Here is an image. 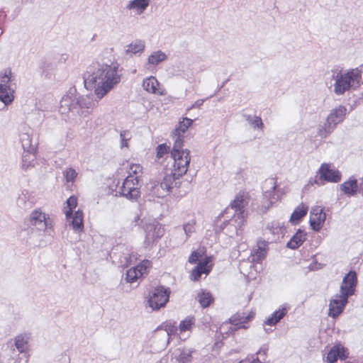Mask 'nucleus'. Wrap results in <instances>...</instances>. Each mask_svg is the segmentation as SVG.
<instances>
[{"label":"nucleus","mask_w":363,"mask_h":363,"mask_svg":"<svg viewBox=\"0 0 363 363\" xmlns=\"http://www.w3.org/2000/svg\"><path fill=\"white\" fill-rule=\"evenodd\" d=\"M348 297L340 294L334 296L329 303V313L330 317H337L344 310L347 303Z\"/></svg>","instance_id":"nucleus-14"},{"label":"nucleus","mask_w":363,"mask_h":363,"mask_svg":"<svg viewBox=\"0 0 363 363\" xmlns=\"http://www.w3.org/2000/svg\"><path fill=\"white\" fill-rule=\"evenodd\" d=\"M145 49V43L140 39H136L125 46V52L127 55H140Z\"/></svg>","instance_id":"nucleus-28"},{"label":"nucleus","mask_w":363,"mask_h":363,"mask_svg":"<svg viewBox=\"0 0 363 363\" xmlns=\"http://www.w3.org/2000/svg\"><path fill=\"white\" fill-rule=\"evenodd\" d=\"M64 176L65 177V179L67 182H74L77 176V172L76 170L72 167L67 168L64 171Z\"/></svg>","instance_id":"nucleus-44"},{"label":"nucleus","mask_w":363,"mask_h":363,"mask_svg":"<svg viewBox=\"0 0 363 363\" xmlns=\"http://www.w3.org/2000/svg\"><path fill=\"white\" fill-rule=\"evenodd\" d=\"M357 274L354 271H350L347 274L342 281L340 293L349 297L354 294L357 285Z\"/></svg>","instance_id":"nucleus-16"},{"label":"nucleus","mask_w":363,"mask_h":363,"mask_svg":"<svg viewBox=\"0 0 363 363\" xmlns=\"http://www.w3.org/2000/svg\"><path fill=\"white\" fill-rule=\"evenodd\" d=\"M253 315H249L246 317H242L240 318V323H245L247 322L248 320H250L252 317Z\"/></svg>","instance_id":"nucleus-51"},{"label":"nucleus","mask_w":363,"mask_h":363,"mask_svg":"<svg viewBox=\"0 0 363 363\" xmlns=\"http://www.w3.org/2000/svg\"><path fill=\"white\" fill-rule=\"evenodd\" d=\"M30 340V333H20L14 337V345L20 353H26L29 350V342Z\"/></svg>","instance_id":"nucleus-22"},{"label":"nucleus","mask_w":363,"mask_h":363,"mask_svg":"<svg viewBox=\"0 0 363 363\" xmlns=\"http://www.w3.org/2000/svg\"><path fill=\"white\" fill-rule=\"evenodd\" d=\"M203 99H199L196 101L194 104H193L187 110L189 111L190 109H192L194 108H199L203 104Z\"/></svg>","instance_id":"nucleus-50"},{"label":"nucleus","mask_w":363,"mask_h":363,"mask_svg":"<svg viewBox=\"0 0 363 363\" xmlns=\"http://www.w3.org/2000/svg\"><path fill=\"white\" fill-rule=\"evenodd\" d=\"M32 203L33 202L30 201V195L26 190L23 191L16 199V204L21 208H29Z\"/></svg>","instance_id":"nucleus-35"},{"label":"nucleus","mask_w":363,"mask_h":363,"mask_svg":"<svg viewBox=\"0 0 363 363\" xmlns=\"http://www.w3.org/2000/svg\"><path fill=\"white\" fill-rule=\"evenodd\" d=\"M340 189L345 194L353 195L357 190V182L354 178H350L348 181L345 182L340 185Z\"/></svg>","instance_id":"nucleus-33"},{"label":"nucleus","mask_w":363,"mask_h":363,"mask_svg":"<svg viewBox=\"0 0 363 363\" xmlns=\"http://www.w3.org/2000/svg\"><path fill=\"white\" fill-rule=\"evenodd\" d=\"M152 267V262L145 259L135 267H131L126 272L125 279L128 283H134L147 274Z\"/></svg>","instance_id":"nucleus-11"},{"label":"nucleus","mask_w":363,"mask_h":363,"mask_svg":"<svg viewBox=\"0 0 363 363\" xmlns=\"http://www.w3.org/2000/svg\"><path fill=\"white\" fill-rule=\"evenodd\" d=\"M203 252L202 250L194 251L189 257V262L191 264L196 263L197 261L201 260Z\"/></svg>","instance_id":"nucleus-46"},{"label":"nucleus","mask_w":363,"mask_h":363,"mask_svg":"<svg viewBox=\"0 0 363 363\" xmlns=\"http://www.w3.org/2000/svg\"><path fill=\"white\" fill-rule=\"evenodd\" d=\"M169 291L163 286H158L150 292L147 298L148 306L152 311H157L165 306L169 301Z\"/></svg>","instance_id":"nucleus-7"},{"label":"nucleus","mask_w":363,"mask_h":363,"mask_svg":"<svg viewBox=\"0 0 363 363\" xmlns=\"http://www.w3.org/2000/svg\"><path fill=\"white\" fill-rule=\"evenodd\" d=\"M212 257H205L203 259L199 262L197 266L192 270L191 273V279L197 281L201 274H208L212 269Z\"/></svg>","instance_id":"nucleus-17"},{"label":"nucleus","mask_w":363,"mask_h":363,"mask_svg":"<svg viewBox=\"0 0 363 363\" xmlns=\"http://www.w3.org/2000/svg\"><path fill=\"white\" fill-rule=\"evenodd\" d=\"M306 233L301 230H298L287 242V247L296 250L306 240Z\"/></svg>","instance_id":"nucleus-29"},{"label":"nucleus","mask_w":363,"mask_h":363,"mask_svg":"<svg viewBox=\"0 0 363 363\" xmlns=\"http://www.w3.org/2000/svg\"><path fill=\"white\" fill-rule=\"evenodd\" d=\"M143 167L138 164H132L129 168V175L138 176L142 173Z\"/></svg>","instance_id":"nucleus-47"},{"label":"nucleus","mask_w":363,"mask_h":363,"mask_svg":"<svg viewBox=\"0 0 363 363\" xmlns=\"http://www.w3.org/2000/svg\"><path fill=\"white\" fill-rule=\"evenodd\" d=\"M249 203L247 194L239 193L231 202L230 207L227 208L220 217L223 219V223L234 226L236 234L245 224L244 208Z\"/></svg>","instance_id":"nucleus-2"},{"label":"nucleus","mask_w":363,"mask_h":363,"mask_svg":"<svg viewBox=\"0 0 363 363\" xmlns=\"http://www.w3.org/2000/svg\"><path fill=\"white\" fill-rule=\"evenodd\" d=\"M198 300L203 308L208 307L213 301L211 294L206 291H201L198 294Z\"/></svg>","instance_id":"nucleus-39"},{"label":"nucleus","mask_w":363,"mask_h":363,"mask_svg":"<svg viewBox=\"0 0 363 363\" xmlns=\"http://www.w3.org/2000/svg\"><path fill=\"white\" fill-rule=\"evenodd\" d=\"M36 164V156L34 150L24 151L22 155V169L25 171H30L35 168Z\"/></svg>","instance_id":"nucleus-25"},{"label":"nucleus","mask_w":363,"mask_h":363,"mask_svg":"<svg viewBox=\"0 0 363 363\" xmlns=\"http://www.w3.org/2000/svg\"><path fill=\"white\" fill-rule=\"evenodd\" d=\"M319 179L328 182H338L341 179L340 172L334 168H331L329 164L324 163L321 164L318 171Z\"/></svg>","instance_id":"nucleus-15"},{"label":"nucleus","mask_w":363,"mask_h":363,"mask_svg":"<svg viewBox=\"0 0 363 363\" xmlns=\"http://www.w3.org/2000/svg\"><path fill=\"white\" fill-rule=\"evenodd\" d=\"M266 230L273 235L279 236L284 233V224L279 220L272 221L267 224Z\"/></svg>","instance_id":"nucleus-34"},{"label":"nucleus","mask_w":363,"mask_h":363,"mask_svg":"<svg viewBox=\"0 0 363 363\" xmlns=\"http://www.w3.org/2000/svg\"><path fill=\"white\" fill-rule=\"evenodd\" d=\"M164 230L160 223H150L145 228V245L150 247L160 239L164 235Z\"/></svg>","instance_id":"nucleus-12"},{"label":"nucleus","mask_w":363,"mask_h":363,"mask_svg":"<svg viewBox=\"0 0 363 363\" xmlns=\"http://www.w3.org/2000/svg\"><path fill=\"white\" fill-rule=\"evenodd\" d=\"M195 222L191 221L184 225V230L186 236H189L194 230Z\"/></svg>","instance_id":"nucleus-48"},{"label":"nucleus","mask_w":363,"mask_h":363,"mask_svg":"<svg viewBox=\"0 0 363 363\" xmlns=\"http://www.w3.org/2000/svg\"><path fill=\"white\" fill-rule=\"evenodd\" d=\"M167 59V54L160 50L152 52L147 58L146 67L147 69H152L164 62Z\"/></svg>","instance_id":"nucleus-24"},{"label":"nucleus","mask_w":363,"mask_h":363,"mask_svg":"<svg viewBox=\"0 0 363 363\" xmlns=\"http://www.w3.org/2000/svg\"><path fill=\"white\" fill-rule=\"evenodd\" d=\"M286 311V308H282L281 309L276 311L269 318L265 320L264 325H275L281 319L284 317Z\"/></svg>","instance_id":"nucleus-36"},{"label":"nucleus","mask_w":363,"mask_h":363,"mask_svg":"<svg viewBox=\"0 0 363 363\" xmlns=\"http://www.w3.org/2000/svg\"><path fill=\"white\" fill-rule=\"evenodd\" d=\"M85 100L84 96H78L75 88H70L60 101L59 112L69 118L78 115L81 108L89 107Z\"/></svg>","instance_id":"nucleus-3"},{"label":"nucleus","mask_w":363,"mask_h":363,"mask_svg":"<svg viewBox=\"0 0 363 363\" xmlns=\"http://www.w3.org/2000/svg\"><path fill=\"white\" fill-rule=\"evenodd\" d=\"M249 124L253 128H258L259 130H262L263 128V123L260 117L257 116H249L247 118Z\"/></svg>","instance_id":"nucleus-43"},{"label":"nucleus","mask_w":363,"mask_h":363,"mask_svg":"<svg viewBox=\"0 0 363 363\" xmlns=\"http://www.w3.org/2000/svg\"><path fill=\"white\" fill-rule=\"evenodd\" d=\"M3 33V30L0 28V35Z\"/></svg>","instance_id":"nucleus-53"},{"label":"nucleus","mask_w":363,"mask_h":363,"mask_svg":"<svg viewBox=\"0 0 363 363\" xmlns=\"http://www.w3.org/2000/svg\"><path fill=\"white\" fill-rule=\"evenodd\" d=\"M127 133L126 132L123 131L121 132L120 134V137L121 139V147H128V138H127Z\"/></svg>","instance_id":"nucleus-49"},{"label":"nucleus","mask_w":363,"mask_h":363,"mask_svg":"<svg viewBox=\"0 0 363 363\" xmlns=\"http://www.w3.org/2000/svg\"><path fill=\"white\" fill-rule=\"evenodd\" d=\"M28 224L40 230H46L52 228L49 216L41 209L33 210L28 217Z\"/></svg>","instance_id":"nucleus-9"},{"label":"nucleus","mask_w":363,"mask_h":363,"mask_svg":"<svg viewBox=\"0 0 363 363\" xmlns=\"http://www.w3.org/2000/svg\"><path fill=\"white\" fill-rule=\"evenodd\" d=\"M150 0H131L126 6V9L133 11L137 15H140L147 9Z\"/></svg>","instance_id":"nucleus-26"},{"label":"nucleus","mask_w":363,"mask_h":363,"mask_svg":"<svg viewBox=\"0 0 363 363\" xmlns=\"http://www.w3.org/2000/svg\"><path fill=\"white\" fill-rule=\"evenodd\" d=\"M177 330V328L174 327H169L165 330H160L157 331V335L163 338L162 345L164 347H167L169 342V336L172 335Z\"/></svg>","instance_id":"nucleus-38"},{"label":"nucleus","mask_w":363,"mask_h":363,"mask_svg":"<svg viewBox=\"0 0 363 363\" xmlns=\"http://www.w3.org/2000/svg\"><path fill=\"white\" fill-rule=\"evenodd\" d=\"M194 351L188 348H177L171 354V361L173 363H188L192 359V354Z\"/></svg>","instance_id":"nucleus-20"},{"label":"nucleus","mask_w":363,"mask_h":363,"mask_svg":"<svg viewBox=\"0 0 363 363\" xmlns=\"http://www.w3.org/2000/svg\"><path fill=\"white\" fill-rule=\"evenodd\" d=\"M334 129L335 128L325 121L324 124L318 128L317 133L320 138H325L328 137Z\"/></svg>","instance_id":"nucleus-41"},{"label":"nucleus","mask_w":363,"mask_h":363,"mask_svg":"<svg viewBox=\"0 0 363 363\" xmlns=\"http://www.w3.org/2000/svg\"><path fill=\"white\" fill-rule=\"evenodd\" d=\"M194 325V319L192 317H187L184 320L181 321V323L179 325V335L180 336V338H182V335H185L186 333H189Z\"/></svg>","instance_id":"nucleus-37"},{"label":"nucleus","mask_w":363,"mask_h":363,"mask_svg":"<svg viewBox=\"0 0 363 363\" xmlns=\"http://www.w3.org/2000/svg\"><path fill=\"white\" fill-rule=\"evenodd\" d=\"M277 184L276 179L271 178L266 180L264 184V191L262 199V208L265 210L269 209L279 199V192L277 190Z\"/></svg>","instance_id":"nucleus-8"},{"label":"nucleus","mask_w":363,"mask_h":363,"mask_svg":"<svg viewBox=\"0 0 363 363\" xmlns=\"http://www.w3.org/2000/svg\"><path fill=\"white\" fill-rule=\"evenodd\" d=\"M268 252V242L262 240L257 241V247L251 254L252 261L253 262H260L267 256Z\"/></svg>","instance_id":"nucleus-23"},{"label":"nucleus","mask_w":363,"mask_h":363,"mask_svg":"<svg viewBox=\"0 0 363 363\" xmlns=\"http://www.w3.org/2000/svg\"><path fill=\"white\" fill-rule=\"evenodd\" d=\"M335 79L334 92L337 95H342L351 89L356 88L361 79V72L357 68L347 70V72H339Z\"/></svg>","instance_id":"nucleus-5"},{"label":"nucleus","mask_w":363,"mask_h":363,"mask_svg":"<svg viewBox=\"0 0 363 363\" xmlns=\"http://www.w3.org/2000/svg\"><path fill=\"white\" fill-rule=\"evenodd\" d=\"M308 210V208L306 205L301 203L299 205L291 214L290 218V221L292 223H298L300 222L302 218H303Z\"/></svg>","instance_id":"nucleus-32"},{"label":"nucleus","mask_w":363,"mask_h":363,"mask_svg":"<svg viewBox=\"0 0 363 363\" xmlns=\"http://www.w3.org/2000/svg\"><path fill=\"white\" fill-rule=\"evenodd\" d=\"M193 120L189 118H183L182 121H179L174 130L172 133L174 140H177L178 138L183 140V135L187 130L189 126L191 125Z\"/></svg>","instance_id":"nucleus-27"},{"label":"nucleus","mask_w":363,"mask_h":363,"mask_svg":"<svg viewBox=\"0 0 363 363\" xmlns=\"http://www.w3.org/2000/svg\"><path fill=\"white\" fill-rule=\"evenodd\" d=\"M349 352L341 344L335 345L328 353L326 362L328 363H335L337 359L343 360L348 357Z\"/></svg>","instance_id":"nucleus-19"},{"label":"nucleus","mask_w":363,"mask_h":363,"mask_svg":"<svg viewBox=\"0 0 363 363\" xmlns=\"http://www.w3.org/2000/svg\"><path fill=\"white\" fill-rule=\"evenodd\" d=\"M121 194L128 199H136L140 196L138 176L128 175L121 188Z\"/></svg>","instance_id":"nucleus-10"},{"label":"nucleus","mask_w":363,"mask_h":363,"mask_svg":"<svg viewBox=\"0 0 363 363\" xmlns=\"http://www.w3.org/2000/svg\"><path fill=\"white\" fill-rule=\"evenodd\" d=\"M142 86L148 93L159 96L165 95L164 89L161 87L160 82L153 76L148 77L143 79Z\"/></svg>","instance_id":"nucleus-18"},{"label":"nucleus","mask_w":363,"mask_h":363,"mask_svg":"<svg viewBox=\"0 0 363 363\" xmlns=\"http://www.w3.org/2000/svg\"><path fill=\"white\" fill-rule=\"evenodd\" d=\"M252 363H261V362L257 358L256 359H254Z\"/></svg>","instance_id":"nucleus-52"},{"label":"nucleus","mask_w":363,"mask_h":363,"mask_svg":"<svg viewBox=\"0 0 363 363\" xmlns=\"http://www.w3.org/2000/svg\"><path fill=\"white\" fill-rule=\"evenodd\" d=\"M169 150V147L166 144L159 145L156 148L157 152V157L162 158L164 155H166Z\"/></svg>","instance_id":"nucleus-45"},{"label":"nucleus","mask_w":363,"mask_h":363,"mask_svg":"<svg viewBox=\"0 0 363 363\" xmlns=\"http://www.w3.org/2000/svg\"><path fill=\"white\" fill-rule=\"evenodd\" d=\"M326 214L320 206H314L310 211L309 223L312 229L319 231L325 224Z\"/></svg>","instance_id":"nucleus-13"},{"label":"nucleus","mask_w":363,"mask_h":363,"mask_svg":"<svg viewBox=\"0 0 363 363\" xmlns=\"http://www.w3.org/2000/svg\"><path fill=\"white\" fill-rule=\"evenodd\" d=\"M12 73L11 70H5L0 74V86H12Z\"/></svg>","instance_id":"nucleus-42"},{"label":"nucleus","mask_w":363,"mask_h":363,"mask_svg":"<svg viewBox=\"0 0 363 363\" xmlns=\"http://www.w3.org/2000/svg\"><path fill=\"white\" fill-rule=\"evenodd\" d=\"M77 206V199L75 196H70L66 201V206L64 207L65 214L69 225L77 233H80L84 230L83 213L82 211H77L72 214V210Z\"/></svg>","instance_id":"nucleus-6"},{"label":"nucleus","mask_w":363,"mask_h":363,"mask_svg":"<svg viewBox=\"0 0 363 363\" xmlns=\"http://www.w3.org/2000/svg\"><path fill=\"white\" fill-rule=\"evenodd\" d=\"M346 113L347 108L344 106H339L330 111L326 118V121L334 128H335L337 124L344 121Z\"/></svg>","instance_id":"nucleus-21"},{"label":"nucleus","mask_w":363,"mask_h":363,"mask_svg":"<svg viewBox=\"0 0 363 363\" xmlns=\"http://www.w3.org/2000/svg\"><path fill=\"white\" fill-rule=\"evenodd\" d=\"M182 176L175 175L172 169V173L169 174H167L163 181L160 184V187L165 190L166 191H169L171 189L174 187L177 184L176 179H179Z\"/></svg>","instance_id":"nucleus-31"},{"label":"nucleus","mask_w":363,"mask_h":363,"mask_svg":"<svg viewBox=\"0 0 363 363\" xmlns=\"http://www.w3.org/2000/svg\"><path fill=\"white\" fill-rule=\"evenodd\" d=\"M13 86H0V101L6 106L10 104L14 99Z\"/></svg>","instance_id":"nucleus-30"},{"label":"nucleus","mask_w":363,"mask_h":363,"mask_svg":"<svg viewBox=\"0 0 363 363\" xmlns=\"http://www.w3.org/2000/svg\"><path fill=\"white\" fill-rule=\"evenodd\" d=\"M20 140L24 151L33 150L32 147V138L30 134L27 133L21 134Z\"/></svg>","instance_id":"nucleus-40"},{"label":"nucleus","mask_w":363,"mask_h":363,"mask_svg":"<svg viewBox=\"0 0 363 363\" xmlns=\"http://www.w3.org/2000/svg\"><path fill=\"white\" fill-rule=\"evenodd\" d=\"M173 160L172 170L175 175H184L189 168L191 161L190 152L188 149L183 148V140L179 138L174 142L170 152Z\"/></svg>","instance_id":"nucleus-4"},{"label":"nucleus","mask_w":363,"mask_h":363,"mask_svg":"<svg viewBox=\"0 0 363 363\" xmlns=\"http://www.w3.org/2000/svg\"><path fill=\"white\" fill-rule=\"evenodd\" d=\"M117 62L98 64L89 68L84 77V86L93 91L98 99L104 98L121 82Z\"/></svg>","instance_id":"nucleus-1"}]
</instances>
